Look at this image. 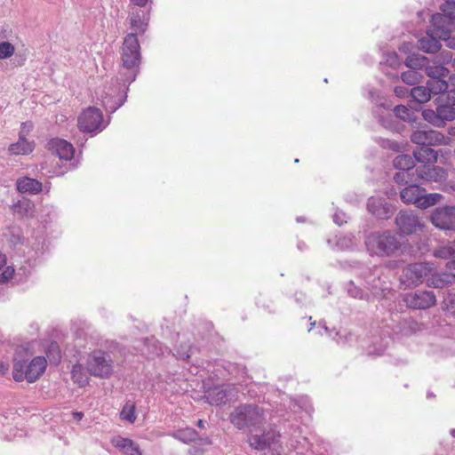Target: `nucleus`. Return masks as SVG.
Wrapping results in <instances>:
<instances>
[{
  "label": "nucleus",
  "instance_id": "nucleus-22",
  "mask_svg": "<svg viewBox=\"0 0 455 455\" xmlns=\"http://www.w3.org/2000/svg\"><path fill=\"white\" fill-rule=\"evenodd\" d=\"M112 444L125 455H141L140 445L130 438L116 437L112 440Z\"/></svg>",
  "mask_w": 455,
  "mask_h": 455
},
{
  "label": "nucleus",
  "instance_id": "nucleus-58",
  "mask_svg": "<svg viewBox=\"0 0 455 455\" xmlns=\"http://www.w3.org/2000/svg\"><path fill=\"white\" fill-rule=\"evenodd\" d=\"M394 92L399 98H404L410 94L409 89L404 86H395Z\"/></svg>",
  "mask_w": 455,
  "mask_h": 455
},
{
  "label": "nucleus",
  "instance_id": "nucleus-14",
  "mask_svg": "<svg viewBox=\"0 0 455 455\" xmlns=\"http://www.w3.org/2000/svg\"><path fill=\"white\" fill-rule=\"evenodd\" d=\"M431 222L443 230H455V206L437 207L432 212Z\"/></svg>",
  "mask_w": 455,
  "mask_h": 455
},
{
  "label": "nucleus",
  "instance_id": "nucleus-46",
  "mask_svg": "<svg viewBox=\"0 0 455 455\" xmlns=\"http://www.w3.org/2000/svg\"><path fill=\"white\" fill-rule=\"evenodd\" d=\"M120 417L122 419L130 423H133L136 419L134 405L126 404L121 411Z\"/></svg>",
  "mask_w": 455,
  "mask_h": 455
},
{
  "label": "nucleus",
  "instance_id": "nucleus-7",
  "mask_svg": "<svg viewBox=\"0 0 455 455\" xmlns=\"http://www.w3.org/2000/svg\"><path fill=\"white\" fill-rule=\"evenodd\" d=\"M108 124L109 119L104 122L101 110L95 107L87 108L78 117L79 130L94 135L102 132Z\"/></svg>",
  "mask_w": 455,
  "mask_h": 455
},
{
  "label": "nucleus",
  "instance_id": "nucleus-49",
  "mask_svg": "<svg viewBox=\"0 0 455 455\" xmlns=\"http://www.w3.org/2000/svg\"><path fill=\"white\" fill-rule=\"evenodd\" d=\"M296 403L301 410H303L308 415H310L314 411L310 399L306 395L299 396L296 400Z\"/></svg>",
  "mask_w": 455,
  "mask_h": 455
},
{
  "label": "nucleus",
  "instance_id": "nucleus-56",
  "mask_svg": "<svg viewBox=\"0 0 455 455\" xmlns=\"http://www.w3.org/2000/svg\"><path fill=\"white\" fill-rule=\"evenodd\" d=\"M29 274V270L24 267L19 268V270L14 273V277L17 279V282H21L23 279L27 278Z\"/></svg>",
  "mask_w": 455,
  "mask_h": 455
},
{
  "label": "nucleus",
  "instance_id": "nucleus-47",
  "mask_svg": "<svg viewBox=\"0 0 455 455\" xmlns=\"http://www.w3.org/2000/svg\"><path fill=\"white\" fill-rule=\"evenodd\" d=\"M193 355V347L189 345H180L176 348V356L179 359L187 361Z\"/></svg>",
  "mask_w": 455,
  "mask_h": 455
},
{
  "label": "nucleus",
  "instance_id": "nucleus-19",
  "mask_svg": "<svg viewBox=\"0 0 455 455\" xmlns=\"http://www.w3.org/2000/svg\"><path fill=\"white\" fill-rule=\"evenodd\" d=\"M418 182L434 181L439 182L446 178V172L443 168L439 166L423 165L416 169Z\"/></svg>",
  "mask_w": 455,
  "mask_h": 455
},
{
  "label": "nucleus",
  "instance_id": "nucleus-12",
  "mask_svg": "<svg viewBox=\"0 0 455 455\" xmlns=\"http://www.w3.org/2000/svg\"><path fill=\"white\" fill-rule=\"evenodd\" d=\"M405 305L412 309H427L436 303V297L432 291H415L403 295Z\"/></svg>",
  "mask_w": 455,
  "mask_h": 455
},
{
  "label": "nucleus",
  "instance_id": "nucleus-21",
  "mask_svg": "<svg viewBox=\"0 0 455 455\" xmlns=\"http://www.w3.org/2000/svg\"><path fill=\"white\" fill-rule=\"evenodd\" d=\"M455 283V274L449 271L435 272L430 274L427 281L428 287L443 288Z\"/></svg>",
  "mask_w": 455,
  "mask_h": 455
},
{
  "label": "nucleus",
  "instance_id": "nucleus-64",
  "mask_svg": "<svg viewBox=\"0 0 455 455\" xmlns=\"http://www.w3.org/2000/svg\"><path fill=\"white\" fill-rule=\"evenodd\" d=\"M387 144L388 145V147L390 148H392L393 150H397L399 146H398V143L397 142H395V141H390V140H387Z\"/></svg>",
  "mask_w": 455,
  "mask_h": 455
},
{
  "label": "nucleus",
  "instance_id": "nucleus-27",
  "mask_svg": "<svg viewBox=\"0 0 455 455\" xmlns=\"http://www.w3.org/2000/svg\"><path fill=\"white\" fill-rule=\"evenodd\" d=\"M34 141H29L26 137L19 135L18 141L11 144L8 150L12 155H28L34 150Z\"/></svg>",
  "mask_w": 455,
  "mask_h": 455
},
{
  "label": "nucleus",
  "instance_id": "nucleus-44",
  "mask_svg": "<svg viewBox=\"0 0 455 455\" xmlns=\"http://www.w3.org/2000/svg\"><path fill=\"white\" fill-rule=\"evenodd\" d=\"M442 309L448 314L455 315V293L448 292L442 303Z\"/></svg>",
  "mask_w": 455,
  "mask_h": 455
},
{
  "label": "nucleus",
  "instance_id": "nucleus-52",
  "mask_svg": "<svg viewBox=\"0 0 455 455\" xmlns=\"http://www.w3.org/2000/svg\"><path fill=\"white\" fill-rule=\"evenodd\" d=\"M452 60V53L451 51H442L439 55L435 58V63L441 64L444 66L448 64Z\"/></svg>",
  "mask_w": 455,
  "mask_h": 455
},
{
  "label": "nucleus",
  "instance_id": "nucleus-43",
  "mask_svg": "<svg viewBox=\"0 0 455 455\" xmlns=\"http://www.w3.org/2000/svg\"><path fill=\"white\" fill-rule=\"evenodd\" d=\"M47 358L51 363L58 364L60 362L61 355L60 350L56 342L51 343L46 352Z\"/></svg>",
  "mask_w": 455,
  "mask_h": 455
},
{
  "label": "nucleus",
  "instance_id": "nucleus-15",
  "mask_svg": "<svg viewBox=\"0 0 455 455\" xmlns=\"http://www.w3.org/2000/svg\"><path fill=\"white\" fill-rule=\"evenodd\" d=\"M367 210L375 218L388 220L395 212V207L384 197L371 196L367 202Z\"/></svg>",
  "mask_w": 455,
  "mask_h": 455
},
{
  "label": "nucleus",
  "instance_id": "nucleus-36",
  "mask_svg": "<svg viewBox=\"0 0 455 455\" xmlns=\"http://www.w3.org/2000/svg\"><path fill=\"white\" fill-rule=\"evenodd\" d=\"M429 63V59L419 53L410 54L406 60L405 65L411 69H422Z\"/></svg>",
  "mask_w": 455,
  "mask_h": 455
},
{
  "label": "nucleus",
  "instance_id": "nucleus-20",
  "mask_svg": "<svg viewBox=\"0 0 455 455\" xmlns=\"http://www.w3.org/2000/svg\"><path fill=\"white\" fill-rule=\"evenodd\" d=\"M417 183L418 182H413L400 191L401 200L404 204H412L417 205L420 201L422 192H426V190L420 188Z\"/></svg>",
  "mask_w": 455,
  "mask_h": 455
},
{
  "label": "nucleus",
  "instance_id": "nucleus-28",
  "mask_svg": "<svg viewBox=\"0 0 455 455\" xmlns=\"http://www.w3.org/2000/svg\"><path fill=\"white\" fill-rule=\"evenodd\" d=\"M377 271V267H374L373 270L368 269L370 275H365L364 278L371 290V293L374 296H382L385 295V291L387 288L383 287Z\"/></svg>",
  "mask_w": 455,
  "mask_h": 455
},
{
  "label": "nucleus",
  "instance_id": "nucleus-2",
  "mask_svg": "<svg viewBox=\"0 0 455 455\" xmlns=\"http://www.w3.org/2000/svg\"><path fill=\"white\" fill-rule=\"evenodd\" d=\"M369 96L371 100H376V106L373 108L372 113L384 128L397 132L398 124L395 117L407 122L414 120L413 112L403 105L395 107L392 113V104L388 103L387 100L379 98L377 90H370Z\"/></svg>",
  "mask_w": 455,
  "mask_h": 455
},
{
  "label": "nucleus",
  "instance_id": "nucleus-34",
  "mask_svg": "<svg viewBox=\"0 0 455 455\" xmlns=\"http://www.w3.org/2000/svg\"><path fill=\"white\" fill-rule=\"evenodd\" d=\"M71 379L79 387H84L89 382V377L81 363H76L71 370Z\"/></svg>",
  "mask_w": 455,
  "mask_h": 455
},
{
  "label": "nucleus",
  "instance_id": "nucleus-23",
  "mask_svg": "<svg viewBox=\"0 0 455 455\" xmlns=\"http://www.w3.org/2000/svg\"><path fill=\"white\" fill-rule=\"evenodd\" d=\"M164 348L161 343L154 337L146 338L143 340V347L140 349L143 355L148 358H154L164 354Z\"/></svg>",
  "mask_w": 455,
  "mask_h": 455
},
{
  "label": "nucleus",
  "instance_id": "nucleus-16",
  "mask_svg": "<svg viewBox=\"0 0 455 455\" xmlns=\"http://www.w3.org/2000/svg\"><path fill=\"white\" fill-rule=\"evenodd\" d=\"M47 149L63 161H70L74 158L75 148L68 140L60 138H52L46 144Z\"/></svg>",
  "mask_w": 455,
  "mask_h": 455
},
{
  "label": "nucleus",
  "instance_id": "nucleus-60",
  "mask_svg": "<svg viewBox=\"0 0 455 455\" xmlns=\"http://www.w3.org/2000/svg\"><path fill=\"white\" fill-rule=\"evenodd\" d=\"M9 371V364L4 362H0V373L5 375Z\"/></svg>",
  "mask_w": 455,
  "mask_h": 455
},
{
  "label": "nucleus",
  "instance_id": "nucleus-30",
  "mask_svg": "<svg viewBox=\"0 0 455 455\" xmlns=\"http://www.w3.org/2000/svg\"><path fill=\"white\" fill-rule=\"evenodd\" d=\"M170 435L184 443H194L199 439L198 433L191 427L178 429L171 433Z\"/></svg>",
  "mask_w": 455,
  "mask_h": 455
},
{
  "label": "nucleus",
  "instance_id": "nucleus-48",
  "mask_svg": "<svg viewBox=\"0 0 455 455\" xmlns=\"http://www.w3.org/2000/svg\"><path fill=\"white\" fill-rule=\"evenodd\" d=\"M435 101L444 102L445 104H451V106L455 107V89H447L445 92L436 98Z\"/></svg>",
  "mask_w": 455,
  "mask_h": 455
},
{
  "label": "nucleus",
  "instance_id": "nucleus-54",
  "mask_svg": "<svg viewBox=\"0 0 455 455\" xmlns=\"http://www.w3.org/2000/svg\"><path fill=\"white\" fill-rule=\"evenodd\" d=\"M15 270L12 267H7L1 274H0V284L6 283L10 279L14 277Z\"/></svg>",
  "mask_w": 455,
  "mask_h": 455
},
{
  "label": "nucleus",
  "instance_id": "nucleus-53",
  "mask_svg": "<svg viewBox=\"0 0 455 455\" xmlns=\"http://www.w3.org/2000/svg\"><path fill=\"white\" fill-rule=\"evenodd\" d=\"M347 293L355 299H363V291L361 288L355 286L353 282H350L347 285Z\"/></svg>",
  "mask_w": 455,
  "mask_h": 455
},
{
  "label": "nucleus",
  "instance_id": "nucleus-63",
  "mask_svg": "<svg viewBox=\"0 0 455 455\" xmlns=\"http://www.w3.org/2000/svg\"><path fill=\"white\" fill-rule=\"evenodd\" d=\"M297 248L299 251H303L307 249V246L303 241H299L297 243Z\"/></svg>",
  "mask_w": 455,
  "mask_h": 455
},
{
  "label": "nucleus",
  "instance_id": "nucleus-17",
  "mask_svg": "<svg viewBox=\"0 0 455 455\" xmlns=\"http://www.w3.org/2000/svg\"><path fill=\"white\" fill-rule=\"evenodd\" d=\"M440 10L442 12L432 15L431 24L445 25L455 30V0H444V3L440 6Z\"/></svg>",
  "mask_w": 455,
  "mask_h": 455
},
{
  "label": "nucleus",
  "instance_id": "nucleus-8",
  "mask_svg": "<svg viewBox=\"0 0 455 455\" xmlns=\"http://www.w3.org/2000/svg\"><path fill=\"white\" fill-rule=\"evenodd\" d=\"M280 441L281 434L275 429H269L262 433H260V428L251 430L248 436L250 446L258 451H264L266 449L277 450L281 448Z\"/></svg>",
  "mask_w": 455,
  "mask_h": 455
},
{
  "label": "nucleus",
  "instance_id": "nucleus-18",
  "mask_svg": "<svg viewBox=\"0 0 455 455\" xmlns=\"http://www.w3.org/2000/svg\"><path fill=\"white\" fill-rule=\"evenodd\" d=\"M439 27L440 25L431 24V28L427 31V35L419 40V48L421 51L427 53H434L440 50L441 39L435 34V29Z\"/></svg>",
  "mask_w": 455,
  "mask_h": 455
},
{
  "label": "nucleus",
  "instance_id": "nucleus-33",
  "mask_svg": "<svg viewBox=\"0 0 455 455\" xmlns=\"http://www.w3.org/2000/svg\"><path fill=\"white\" fill-rule=\"evenodd\" d=\"M414 156L409 155H399L394 159V167L397 170L415 172Z\"/></svg>",
  "mask_w": 455,
  "mask_h": 455
},
{
  "label": "nucleus",
  "instance_id": "nucleus-50",
  "mask_svg": "<svg viewBox=\"0 0 455 455\" xmlns=\"http://www.w3.org/2000/svg\"><path fill=\"white\" fill-rule=\"evenodd\" d=\"M385 63L391 68H396L400 65V60L395 52H387L384 53Z\"/></svg>",
  "mask_w": 455,
  "mask_h": 455
},
{
  "label": "nucleus",
  "instance_id": "nucleus-51",
  "mask_svg": "<svg viewBox=\"0 0 455 455\" xmlns=\"http://www.w3.org/2000/svg\"><path fill=\"white\" fill-rule=\"evenodd\" d=\"M14 53V46L9 42L0 43V59H6Z\"/></svg>",
  "mask_w": 455,
  "mask_h": 455
},
{
  "label": "nucleus",
  "instance_id": "nucleus-61",
  "mask_svg": "<svg viewBox=\"0 0 455 455\" xmlns=\"http://www.w3.org/2000/svg\"><path fill=\"white\" fill-rule=\"evenodd\" d=\"M132 4L137 6L144 7L148 4V0H131Z\"/></svg>",
  "mask_w": 455,
  "mask_h": 455
},
{
  "label": "nucleus",
  "instance_id": "nucleus-59",
  "mask_svg": "<svg viewBox=\"0 0 455 455\" xmlns=\"http://www.w3.org/2000/svg\"><path fill=\"white\" fill-rule=\"evenodd\" d=\"M413 49V44L411 43H403L399 47V51L403 53H410L411 50Z\"/></svg>",
  "mask_w": 455,
  "mask_h": 455
},
{
  "label": "nucleus",
  "instance_id": "nucleus-40",
  "mask_svg": "<svg viewBox=\"0 0 455 455\" xmlns=\"http://www.w3.org/2000/svg\"><path fill=\"white\" fill-rule=\"evenodd\" d=\"M394 180L399 185L418 182L417 172H410L399 170V172L395 174Z\"/></svg>",
  "mask_w": 455,
  "mask_h": 455
},
{
  "label": "nucleus",
  "instance_id": "nucleus-29",
  "mask_svg": "<svg viewBox=\"0 0 455 455\" xmlns=\"http://www.w3.org/2000/svg\"><path fill=\"white\" fill-rule=\"evenodd\" d=\"M433 255L435 258L443 259H455V240L442 242L434 250Z\"/></svg>",
  "mask_w": 455,
  "mask_h": 455
},
{
  "label": "nucleus",
  "instance_id": "nucleus-62",
  "mask_svg": "<svg viewBox=\"0 0 455 455\" xmlns=\"http://www.w3.org/2000/svg\"><path fill=\"white\" fill-rule=\"evenodd\" d=\"M72 416H73V419L76 420V421H80L83 417H84V413L83 412H80V411H74L72 413Z\"/></svg>",
  "mask_w": 455,
  "mask_h": 455
},
{
  "label": "nucleus",
  "instance_id": "nucleus-11",
  "mask_svg": "<svg viewBox=\"0 0 455 455\" xmlns=\"http://www.w3.org/2000/svg\"><path fill=\"white\" fill-rule=\"evenodd\" d=\"M395 225L403 235H410L421 231L424 225L419 218L411 211L402 210L395 217Z\"/></svg>",
  "mask_w": 455,
  "mask_h": 455
},
{
  "label": "nucleus",
  "instance_id": "nucleus-25",
  "mask_svg": "<svg viewBox=\"0 0 455 455\" xmlns=\"http://www.w3.org/2000/svg\"><path fill=\"white\" fill-rule=\"evenodd\" d=\"M334 246L332 245V240L328 239L327 243L336 249L338 251H347L352 250L356 246V240L354 235L352 234H344L339 235L335 236Z\"/></svg>",
  "mask_w": 455,
  "mask_h": 455
},
{
  "label": "nucleus",
  "instance_id": "nucleus-26",
  "mask_svg": "<svg viewBox=\"0 0 455 455\" xmlns=\"http://www.w3.org/2000/svg\"><path fill=\"white\" fill-rule=\"evenodd\" d=\"M414 159L419 163L429 165L437 161V152L430 147L420 146L413 151Z\"/></svg>",
  "mask_w": 455,
  "mask_h": 455
},
{
  "label": "nucleus",
  "instance_id": "nucleus-37",
  "mask_svg": "<svg viewBox=\"0 0 455 455\" xmlns=\"http://www.w3.org/2000/svg\"><path fill=\"white\" fill-rule=\"evenodd\" d=\"M451 30L454 29L451 27L442 25L435 29V34L437 35L441 40L445 42L447 47L455 49V36H451Z\"/></svg>",
  "mask_w": 455,
  "mask_h": 455
},
{
  "label": "nucleus",
  "instance_id": "nucleus-1",
  "mask_svg": "<svg viewBox=\"0 0 455 455\" xmlns=\"http://www.w3.org/2000/svg\"><path fill=\"white\" fill-rule=\"evenodd\" d=\"M141 62L140 45L134 33L128 34L123 42L121 50V67L116 85L110 86L102 100L106 111L113 114L122 107L127 99V92L140 73Z\"/></svg>",
  "mask_w": 455,
  "mask_h": 455
},
{
  "label": "nucleus",
  "instance_id": "nucleus-45",
  "mask_svg": "<svg viewBox=\"0 0 455 455\" xmlns=\"http://www.w3.org/2000/svg\"><path fill=\"white\" fill-rule=\"evenodd\" d=\"M421 75L419 73L418 69H411L403 72L401 75V78L403 82L407 84L412 85L415 84L420 79Z\"/></svg>",
  "mask_w": 455,
  "mask_h": 455
},
{
  "label": "nucleus",
  "instance_id": "nucleus-6",
  "mask_svg": "<svg viewBox=\"0 0 455 455\" xmlns=\"http://www.w3.org/2000/svg\"><path fill=\"white\" fill-rule=\"evenodd\" d=\"M88 372L98 378L107 379L113 372V361L109 353L96 349L91 352L86 362Z\"/></svg>",
  "mask_w": 455,
  "mask_h": 455
},
{
  "label": "nucleus",
  "instance_id": "nucleus-9",
  "mask_svg": "<svg viewBox=\"0 0 455 455\" xmlns=\"http://www.w3.org/2000/svg\"><path fill=\"white\" fill-rule=\"evenodd\" d=\"M436 109H424L422 117L435 127H443L447 122L455 119V107L451 104L436 101Z\"/></svg>",
  "mask_w": 455,
  "mask_h": 455
},
{
  "label": "nucleus",
  "instance_id": "nucleus-55",
  "mask_svg": "<svg viewBox=\"0 0 455 455\" xmlns=\"http://www.w3.org/2000/svg\"><path fill=\"white\" fill-rule=\"evenodd\" d=\"M333 221L339 225L341 226L344 223H347V215L343 212H335L333 214Z\"/></svg>",
  "mask_w": 455,
  "mask_h": 455
},
{
  "label": "nucleus",
  "instance_id": "nucleus-5",
  "mask_svg": "<svg viewBox=\"0 0 455 455\" xmlns=\"http://www.w3.org/2000/svg\"><path fill=\"white\" fill-rule=\"evenodd\" d=\"M47 360L44 356H35L29 363L25 360H14L12 378L16 382L27 380L36 382L45 371Z\"/></svg>",
  "mask_w": 455,
  "mask_h": 455
},
{
  "label": "nucleus",
  "instance_id": "nucleus-38",
  "mask_svg": "<svg viewBox=\"0 0 455 455\" xmlns=\"http://www.w3.org/2000/svg\"><path fill=\"white\" fill-rule=\"evenodd\" d=\"M410 95L416 102L422 104L430 100L431 92L427 86H416L410 91Z\"/></svg>",
  "mask_w": 455,
  "mask_h": 455
},
{
  "label": "nucleus",
  "instance_id": "nucleus-13",
  "mask_svg": "<svg viewBox=\"0 0 455 455\" xmlns=\"http://www.w3.org/2000/svg\"><path fill=\"white\" fill-rule=\"evenodd\" d=\"M411 140L419 146L432 147L446 144L447 138L438 131L419 128L411 133Z\"/></svg>",
  "mask_w": 455,
  "mask_h": 455
},
{
  "label": "nucleus",
  "instance_id": "nucleus-39",
  "mask_svg": "<svg viewBox=\"0 0 455 455\" xmlns=\"http://www.w3.org/2000/svg\"><path fill=\"white\" fill-rule=\"evenodd\" d=\"M427 86L430 90L431 94L442 95L449 87L446 78L443 79H428Z\"/></svg>",
  "mask_w": 455,
  "mask_h": 455
},
{
  "label": "nucleus",
  "instance_id": "nucleus-32",
  "mask_svg": "<svg viewBox=\"0 0 455 455\" xmlns=\"http://www.w3.org/2000/svg\"><path fill=\"white\" fill-rule=\"evenodd\" d=\"M435 65H429V63L425 67L426 75L429 77V79H443L449 76L450 71L444 66L435 63Z\"/></svg>",
  "mask_w": 455,
  "mask_h": 455
},
{
  "label": "nucleus",
  "instance_id": "nucleus-41",
  "mask_svg": "<svg viewBox=\"0 0 455 455\" xmlns=\"http://www.w3.org/2000/svg\"><path fill=\"white\" fill-rule=\"evenodd\" d=\"M441 197L442 196L437 193L426 194L422 192L420 201L418 203L417 207L427 209L437 204Z\"/></svg>",
  "mask_w": 455,
  "mask_h": 455
},
{
  "label": "nucleus",
  "instance_id": "nucleus-10",
  "mask_svg": "<svg viewBox=\"0 0 455 455\" xmlns=\"http://www.w3.org/2000/svg\"><path fill=\"white\" fill-rule=\"evenodd\" d=\"M432 270V265L427 262L409 264L403 269L402 282L407 287L417 286L423 283Z\"/></svg>",
  "mask_w": 455,
  "mask_h": 455
},
{
  "label": "nucleus",
  "instance_id": "nucleus-31",
  "mask_svg": "<svg viewBox=\"0 0 455 455\" xmlns=\"http://www.w3.org/2000/svg\"><path fill=\"white\" fill-rule=\"evenodd\" d=\"M205 398L211 405H220L225 403L227 392L220 387H215L206 392Z\"/></svg>",
  "mask_w": 455,
  "mask_h": 455
},
{
  "label": "nucleus",
  "instance_id": "nucleus-57",
  "mask_svg": "<svg viewBox=\"0 0 455 455\" xmlns=\"http://www.w3.org/2000/svg\"><path fill=\"white\" fill-rule=\"evenodd\" d=\"M33 123L32 122H24L21 124L20 126V132L19 133L20 136L27 137V135L29 133V132L33 129Z\"/></svg>",
  "mask_w": 455,
  "mask_h": 455
},
{
  "label": "nucleus",
  "instance_id": "nucleus-24",
  "mask_svg": "<svg viewBox=\"0 0 455 455\" xmlns=\"http://www.w3.org/2000/svg\"><path fill=\"white\" fill-rule=\"evenodd\" d=\"M16 186L18 191L22 194L28 193L31 195H36L42 191V183L36 179L28 177L18 179Z\"/></svg>",
  "mask_w": 455,
  "mask_h": 455
},
{
  "label": "nucleus",
  "instance_id": "nucleus-3",
  "mask_svg": "<svg viewBox=\"0 0 455 455\" xmlns=\"http://www.w3.org/2000/svg\"><path fill=\"white\" fill-rule=\"evenodd\" d=\"M266 420L264 410L255 404H241L230 414L231 423L238 429L261 428Z\"/></svg>",
  "mask_w": 455,
  "mask_h": 455
},
{
  "label": "nucleus",
  "instance_id": "nucleus-4",
  "mask_svg": "<svg viewBox=\"0 0 455 455\" xmlns=\"http://www.w3.org/2000/svg\"><path fill=\"white\" fill-rule=\"evenodd\" d=\"M364 243L370 254L379 257L392 256L401 248L399 239L389 230L370 233Z\"/></svg>",
  "mask_w": 455,
  "mask_h": 455
},
{
  "label": "nucleus",
  "instance_id": "nucleus-42",
  "mask_svg": "<svg viewBox=\"0 0 455 455\" xmlns=\"http://www.w3.org/2000/svg\"><path fill=\"white\" fill-rule=\"evenodd\" d=\"M147 28L148 21L142 20L139 13L133 14L131 17V29L132 30V33H134L136 36L137 34H143L147 30Z\"/></svg>",
  "mask_w": 455,
  "mask_h": 455
},
{
  "label": "nucleus",
  "instance_id": "nucleus-35",
  "mask_svg": "<svg viewBox=\"0 0 455 455\" xmlns=\"http://www.w3.org/2000/svg\"><path fill=\"white\" fill-rule=\"evenodd\" d=\"M290 445L299 455H313L310 444L304 436H299L296 440L291 439Z\"/></svg>",
  "mask_w": 455,
  "mask_h": 455
}]
</instances>
